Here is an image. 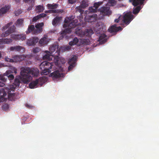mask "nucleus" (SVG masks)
<instances>
[{"label":"nucleus","mask_w":159,"mask_h":159,"mask_svg":"<svg viewBox=\"0 0 159 159\" xmlns=\"http://www.w3.org/2000/svg\"><path fill=\"white\" fill-rule=\"evenodd\" d=\"M21 76L16 78L14 80L13 85L8 86L5 89L4 88L0 89V102H4L5 100L4 98L7 95V92L8 93V99L11 100H14L15 97V93H11V91L13 92L16 88L20 85V80L23 83L26 84L30 82L32 79V76L37 77L39 75V70H21Z\"/></svg>","instance_id":"nucleus-1"},{"label":"nucleus","mask_w":159,"mask_h":159,"mask_svg":"<svg viewBox=\"0 0 159 159\" xmlns=\"http://www.w3.org/2000/svg\"><path fill=\"white\" fill-rule=\"evenodd\" d=\"M61 64L60 63L59 58L57 57L55 58L54 62L50 63L47 61L42 62L40 65L41 70H50L52 68L54 70H63L62 68V64L65 63V60L62 59Z\"/></svg>","instance_id":"nucleus-2"},{"label":"nucleus","mask_w":159,"mask_h":159,"mask_svg":"<svg viewBox=\"0 0 159 159\" xmlns=\"http://www.w3.org/2000/svg\"><path fill=\"white\" fill-rule=\"evenodd\" d=\"M44 25L43 22L39 23L35 25L36 29L35 28L34 25H29L27 30L26 31L27 34H29L30 33L32 32L33 34H37L40 33L42 32V27Z\"/></svg>","instance_id":"nucleus-3"},{"label":"nucleus","mask_w":159,"mask_h":159,"mask_svg":"<svg viewBox=\"0 0 159 159\" xmlns=\"http://www.w3.org/2000/svg\"><path fill=\"white\" fill-rule=\"evenodd\" d=\"M134 16L131 13H127L123 16H120L118 18L115 20V22L118 23L120 21L124 23L126 25H128L133 19Z\"/></svg>","instance_id":"nucleus-4"},{"label":"nucleus","mask_w":159,"mask_h":159,"mask_svg":"<svg viewBox=\"0 0 159 159\" xmlns=\"http://www.w3.org/2000/svg\"><path fill=\"white\" fill-rule=\"evenodd\" d=\"M62 73H60L59 70H55L51 73L48 76L52 77L53 80L57 81L60 80L61 78H63L65 76Z\"/></svg>","instance_id":"nucleus-5"},{"label":"nucleus","mask_w":159,"mask_h":159,"mask_svg":"<svg viewBox=\"0 0 159 159\" xmlns=\"http://www.w3.org/2000/svg\"><path fill=\"white\" fill-rule=\"evenodd\" d=\"M45 82V80L43 77L39 78V79L33 81L29 84V86L30 89H34L36 87L38 84L42 85Z\"/></svg>","instance_id":"nucleus-6"},{"label":"nucleus","mask_w":159,"mask_h":159,"mask_svg":"<svg viewBox=\"0 0 159 159\" xmlns=\"http://www.w3.org/2000/svg\"><path fill=\"white\" fill-rule=\"evenodd\" d=\"M93 33V31L92 29H87L85 31L82 32L79 31V32L76 31V34L78 35L81 37H84V36H90Z\"/></svg>","instance_id":"nucleus-7"},{"label":"nucleus","mask_w":159,"mask_h":159,"mask_svg":"<svg viewBox=\"0 0 159 159\" xmlns=\"http://www.w3.org/2000/svg\"><path fill=\"white\" fill-rule=\"evenodd\" d=\"M76 57L75 56H73L70 59H69L68 62L69 66L68 67V70H71L76 65Z\"/></svg>","instance_id":"nucleus-8"},{"label":"nucleus","mask_w":159,"mask_h":159,"mask_svg":"<svg viewBox=\"0 0 159 159\" xmlns=\"http://www.w3.org/2000/svg\"><path fill=\"white\" fill-rule=\"evenodd\" d=\"M16 28L14 25H13L10 27L8 30L4 32L3 33L1 34L2 37H5L7 36L11 33L14 32Z\"/></svg>","instance_id":"nucleus-9"},{"label":"nucleus","mask_w":159,"mask_h":159,"mask_svg":"<svg viewBox=\"0 0 159 159\" xmlns=\"http://www.w3.org/2000/svg\"><path fill=\"white\" fill-rule=\"evenodd\" d=\"M49 49L50 52H49V53L54 54L55 53H53L56 51L55 53H57V56H58L59 55L60 52H61L59 50V49H58V45H56L51 46L49 48Z\"/></svg>","instance_id":"nucleus-10"},{"label":"nucleus","mask_w":159,"mask_h":159,"mask_svg":"<svg viewBox=\"0 0 159 159\" xmlns=\"http://www.w3.org/2000/svg\"><path fill=\"white\" fill-rule=\"evenodd\" d=\"M12 57L13 58V62H17L23 60L26 57L24 55H15L12 56Z\"/></svg>","instance_id":"nucleus-11"},{"label":"nucleus","mask_w":159,"mask_h":159,"mask_svg":"<svg viewBox=\"0 0 159 159\" xmlns=\"http://www.w3.org/2000/svg\"><path fill=\"white\" fill-rule=\"evenodd\" d=\"M116 24L111 26L110 28L108 29V31L110 33H116L120 30H122V28L120 26L117 27Z\"/></svg>","instance_id":"nucleus-12"},{"label":"nucleus","mask_w":159,"mask_h":159,"mask_svg":"<svg viewBox=\"0 0 159 159\" xmlns=\"http://www.w3.org/2000/svg\"><path fill=\"white\" fill-rule=\"evenodd\" d=\"M39 41V39L36 37H34L28 39L26 42L27 44L29 46L34 45Z\"/></svg>","instance_id":"nucleus-13"},{"label":"nucleus","mask_w":159,"mask_h":159,"mask_svg":"<svg viewBox=\"0 0 159 159\" xmlns=\"http://www.w3.org/2000/svg\"><path fill=\"white\" fill-rule=\"evenodd\" d=\"M102 4L101 2H98L94 3L93 6L89 7V12H95L97 11V9L99 6Z\"/></svg>","instance_id":"nucleus-14"},{"label":"nucleus","mask_w":159,"mask_h":159,"mask_svg":"<svg viewBox=\"0 0 159 159\" xmlns=\"http://www.w3.org/2000/svg\"><path fill=\"white\" fill-rule=\"evenodd\" d=\"M11 38L13 39L21 40H23L26 39V35L19 34H11Z\"/></svg>","instance_id":"nucleus-15"},{"label":"nucleus","mask_w":159,"mask_h":159,"mask_svg":"<svg viewBox=\"0 0 159 159\" xmlns=\"http://www.w3.org/2000/svg\"><path fill=\"white\" fill-rule=\"evenodd\" d=\"M110 8L109 7H102L100 9V12L103 15H110L111 12L110 10Z\"/></svg>","instance_id":"nucleus-16"},{"label":"nucleus","mask_w":159,"mask_h":159,"mask_svg":"<svg viewBox=\"0 0 159 159\" xmlns=\"http://www.w3.org/2000/svg\"><path fill=\"white\" fill-rule=\"evenodd\" d=\"M97 17V15L95 14L92 15H88L86 17L87 21L89 22H95L96 20Z\"/></svg>","instance_id":"nucleus-17"},{"label":"nucleus","mask_w":159,"mask_h":159,"mask_svg":"<svg viewBox=\"0 0 159 159\" xmlns=\"http://www.w3.org/2000/svg\"><path fill=\"white\" fill-rule=\"evenodd\" d=\"M23 1L25 3H28L30 5V6L28 8L27 10L28 11L31 10L34 5L35 0H23Z\"/></svg>","instance_id":"nucleus-18"},{"label":"nucleus","mask_w":159,"mask_h":159,"mask_svg":"<svg viewBox=\"0 0 159 159\" xmlns=\"http://www.w3.org/2000/svg\"><path fill=\"white\" fill-rule=\"evenodd\" d=\"M13 71H11V70H7L6 73L4 74L5 76H7L8 79L10 80H13L14 77L13 75L11 74Z\"/></svg>","instance_id":"nucleus-19"},{"label":"nucleus","mask_w":159,"mask_h":159,"mask_svg":"<svg viewBox=\"0 0 159 159\" xmlns=\"http://www.w3.org/2000/svg\"><path fill=\"white\" fill-rule=\"evenodd\" d=\"M145 0H129V2L132 3L133 5L136 6L139 5H142Z\"/></svg>","instance_id":"nucleus-20"},{"label":"nucleus","mask_w":159,"mask_h":159,"mask_svg":"<svg viewBox=\"0 0 159 159\" xmlns=\"http://www.w3.org/2000/svg\"><path fill=\"white\" fill-rule=\"evenodd\" d=\"M47 37V36H45L44 37L41 38L39 41V43L42 45H47L49 42Z\"/></svg>","instance_id":"nucleus-21"},{"label":"nucleus","mask_w":159,"mask_h":159,"mask_svg":"<svg viewBox=\"0 0 159 159\" xmlns=\"http://www.w3.org/2000/svg\"><path fill=\"white\" fill-rule=\"evenodd\" d=\"M12 41V40L11 39H0V44H8Z\"/></svg>","instance_id":"nucleus-22"},{"label":"nucleus","mask_w":159,"mask_h":159,"mask_svg":"<svg viewBox=\"0 0 159 159\" xmlns=\"http://www.w3.org/2000/svg\"><path fill=\"white\" fill-rule=\"evenodd\" d=\"M71 17H66L64 20L65 24L63 25V27L64 28L69 27V25L70 23L71 20Z\"/></svg>","instance_id":"nucleus-23"},{"label":"nucleus","mask_w":159,"mask_h":159,"mask_svg":"<svg viewBox=\"0 0 159 159\" xmlns=\"http://www.w3.org/2000/svg\"><path fill=\"white\" fill-rule=\"evenodd\" d=\"M47 54L45 55L44 56H43V60H47L48 61H50L52 60V58L53 57L54 59L55 58L57 57H58V56H57L55 57L53 56L52 55H50L51 54H48V53H47Z\"/></svg>","instance_id":"nucleus-24"},{"label":"nucleus","mask_w":159,"mask_h":159,"mask_svg":"<svg viewBox=\"0 0 159 159\" xmlns=\"http://www.w3.org/2000/svg\"><path fill=\"white\" fill-rule=\"evenodd\" d=\"M10 9V7L9 5L6 6L0 9V16L5 14Z\"/></svg>","instance_id":"nucleus-25"},{"label":"nucleus","mask_w":159,"mask_h":159,"mask_svg":"<svg viewBox=\"0 0 159 159\" xmlns=\"http://www.w3.org/2000/svg\"><path fill=\"white\" fill-rule=\"evenodd\" d=\"M107 36L104 34H102L98 38V41L101 44H103L107 40L106 37Z\"/></svg>","instance_id":"nucleus-26"},{"label":"nucleus","mask_w":159,"mask_h":159,"mask_svg":"<svg viewBox=\"0 0 159 159\" xmlns=\"http://www.w3.org/2000/svg\"><path fill=\"white\" fill-rule=\"evenodd\" d=\"M16 26L17 27H21L24 26V20L23 19L19 18L17 19L15 23Z\"/></svg>","instance_id":"nucleus-27"},{"label":"nucleus","mask_w":159,"mask_h":159,"mask_svg":"<svg viewBox=\"0 0 159 159\" xmlns=\"http://www.w3.org/2000/svg\"><path fill=\"white\" fill-rule=\"evenodd\" d=\"M44 8L43 5H39L36 6L35 8V11L36 12L39 13L43 12Z\"/></svg>","instance_id":"nucleus-28"},{"label":"nucleus","mask_w":159,"mask_h":159,"mask_svg":"<svg viewBox=\"0 0 159 159\" xmlns=\"http://www.w3.org/2000/svg\"><path fill=\"white\" fill-rule=\"evenodd\" d=\"M78 20L75 19L73 20H71V22L69 25V26L70 28H74L78 25L77 23Z\"/></svg>","instance_id":"nucleus-29"},{"label":"nucleus","mask_w":159,"mask_h":159,"mask_svg":"<svg viewBox=\"0 0 159 159\" xmlns=\"http://www.w3.org/2000/svg\"><path fill=\"white\" fill-rule=\"evenodd\" d=\"M89 5V1L88 0H82L81 2L80 6L83 8L88 7Z\"/></svg>","instance_id":"nucleus-30"},{"label":"nucleus","mask_w":159,"mask_h":159,"mask_svg":"<svg viewBox=\"0 0 159 159\" xmlns=\"http://www.w3.org/2000/svg\"><path fill=\"white\" fill-rule=\"evenodd\" d=\"M61 17L56 16L53 20L52 24L53 25H56L57 24L59 23Z\"/></svg>","instance_id":"nucleus-31"},{"label":"nucleus","mask_w":159,"mask_h":159,"mask_svg":"<svg viewBox=\"0 0 159 159\" xmlns=\"http://www.w3.org/2000/svg\"><path fill=\"white\" fill-rule=\"evenodd\" d=\"M58 6V4L54 3L52 4H48L47 5L48 9H52V10L57 8Z\"/></svg>","instance_id":"nucleus-32"},{"label":"nucleus","mask_w":159,"mask_h":159,"mask_svg":"<svg viewBox=\"0 0 159 159\" xmlns=\"http://www.w3.org/2000/svg\"><path fill=\"white\" fill-rule=\"evenodd\" d=\"M21 47L20 46H16L14 47H11L10 48V50L11 51H13L14 50L19 51L21 50Z\"/></svg>","instance_id":"nucleus-33"},{"label":"nucleus","mask_w":159,"mask_h":159,"mask_svg":"<svg viewBox=\"0 0 159 159\" xmlns=\"http://www.w3.org/2000/svg\"><path fill=\"white\" fill-rule=\"evenodd\" d=\"M79 42V40L77 38L75 37L73 41H72L69 43V44L70 46H73Z\"/></svg>","instance_id":"nucleus-34"},{"label":"nucleus","mask_w":159,"mask_h":159,"mask_svg":"<svg viewBox=\"0 0 159 159\" xmlns=\"http://www.w3.org/2000/svg\"><path fill=\"white\" fill-rule=\"evenodd\" d=\"M71 47L69 46H65L61 47L59 48L60 51L64 52L66 50L70 49Z\"/></svg>","instance_id":"nucleus-35"},{"label":"nucleus","mask_w":159,"mask_h":159,"mask_svg":"<svg viewBox=\"0 0 159 159\" xmlns=\"http://www.w3.org/2000/svg\"><path fill=\"white\" fill-rule=\"evenodd\" d=\"M141 9L140 6H139L134 9L133 11V13L134 14H138Z\"/></svg>","instance_id":"nucleus-36"},{"label":"nucleus","mask_w":159,"mask_h":159,"mask_svg":"<svg viewBox=\"0 0 159 159\" xmlns=\"http://www.w3.org/2000/svg\"><path fill=\"white\" fill-rule=\"evenodd\" d=\"M51 72V70H42V71L41 72V75H47L50 74Z\"/></svg>","instance_id":"nucleus-37"},{"label":"nucleus","mask_w":159,"mask_h":159,"mask_svg":"<svg viewBox=\"0 0 159 159\" xmlns=\"http://www.w3.org/2000/svg\"><path fill=\"white\" fill-rule=\"evenodd\" d=\"M82 7H81V6L77 7L75 9H76V12H79L80 13V14L84 12V10L82 9Z\"/></svg>","instance_id":"nucleus-38"},{"label":"nucleus","mask_w":159,"mask_h":159,"mask_svg":"<svg viewBox=\"0 0 159 159\" xmlns=\"http://www.w3.org/2000/svg\"><path fill=\"white\" fill-rule=\"evenodd\" d=\"M116 1L115 0H109L108 3L109 5L113 6L116 5Z\"/></svg>","instance_id":"nucleus-39"},{"label":"nucleus","mask_w":159,"mask_h":159,"mask_svg":"<svg viewBox=\"0 0 159 159\" xmlns=\"http://www.w3.org/2000/svg\"><path fill=\"white\" fill-rule=\"evenodd\" d=\"M68 27V28H66L63 31V32L62 33V34H64L66 33H69L71 32V30L70 27Z\"/></svg>","instance_id":"nucleus-40"},{"label":"nucleus","mask_w":159,"mask_h":159,"mask_svg":"<svg viewBox=\"0 0 159 159\" xmlns=\"http://www.w3.org/2000/svg\"><path fill=\"white\" fill-rule=\"evenodd\" d=\"M12 24V22H10V23L7 24L6 25L4 26L2 29V30L4 31L6 30L7 28H8Z\"/></svg>","instance_id":"nucleus-41"},{"label":"nucleus","mask_w":159,"mask_h":159,"mask_svg":"<svg viewBox=\"0 0 159 159\" xmlns=\"http://www.w3.org/2000/svg\"><path fill=\"white\" fill-rule=\"evenodd\" d=\"M40 51V49L39 47H35L33 49V52L34 53H37Z\"/></svg>","instance_id":"nucleus-42"},{"label":"nucleus","mask_w":159,"mask_h":159,"mask_svg":"<svg viewBox=\"0 0 159 159\" xmlns=\"http://www.w3.org/2000/svg\"><path fill=\"white\" fill-rule=\"evenodd\" d=\"M4 76V75H0V80H1L3 82H5L7 80V78H6Z\"/></svg>","instance_id":"nucleus-43"},{"label":"nucleus","mask_w":159,"mask_h":159,"mask_svg":"<svg viewBox=\"0 0 159 159\" xmlns=\"http://www.w3.org/2000/svg\"><path fill=\"white\" fill-rule=\"evenodd\" d=\"M22 12L21 10L20 9L16 11L15 12V14L16 16H18Z\"/></svg>","instance_id":"nucleus-44"},{"label":"nucleus","mask_w":159,"mask_h":159,"mask_svg":"<svg viewBox=\"0 0 159 159\" xmlns=\"http://www.w3.org/2000/svg\"><path fill=\"white\" fill-rule=\"evenodd\" d=\"M5 60L7 62H13V58L11 59L8 58V57H5Z\"/></svg>","instance_id":"nucleus-45"},{"label":"nucleus","mask_w":159,"mask_h":159,"mask_svg":"<svg viewBox=\"0 0 159 159\" xmlns=\"http://www.w3.org/2000/svg\"><path fill=\"white\" fill-rule=\"evenodd\" d=\"M39 16L38 15V16L33 17V18L32 19V21L33 22H35L37 20H39Z\"/></svg>","instance_id":"nucleus-46"},{"label":"nucleus","mask_w":159,"mask_h":159,"mask_svg":"<svg viewBox=\"0 0 159 159\" xmlns=\"http://www.w3.org/2000/svg\"><path fill=\"white\" fill-rule=\"evenodd\" d=\"M39 17V19L45 17L46 16V14L44 13L40 14L39 15H38Z\"/></svg>","instance_id":"nucleus-47"},{"label":"nucleus","mask_w":159,"mask_h":159,"mask_svg":"<svg viewBox=\"0 0 159 159\" xmlns=\"http://www.w3.org/2000/svg\"><path fill=\"white\" fill-rule=\"evenodd\" d=\"M56 13H61L63 12V10L62 9H56Z\"/></svg>","instance_id":"nucleus-48"},{"label":"nucleus","mask_w":159,"mask_h":159,"mask_svg":"<svg viewBox=\"0 0 159 159\" xmlns=\"http://www.w3.org/2000/svg\"><path fill=\"white\" fill-rule=\"evenodd\" d=\"M20 70H32V69H31L29 67H22L21 68ZM33 70H35V69H34V68H33Z\"/></svg>","instance_id":"nucleus-49"},{"label":"nucleus","mask_w":159,"mask_h":159,"mask_svg":"<svg viewBox=\"0 0 159 159\" xmlns=\"http://www.w3.org/2000/svg\"><path fill=\"white\" fill-rule=\"evenodd\" d=\"M25 106L28 108H31L33 107V106L32 105H29L28 104H25Z\"/></svg>","instance_id":"nucleus-50"},{"label":"nucleus","mask_w":159,"mask_h":159,"mask_svg":"<svg viewBox=\"0 0 159 159\" xmlns=\"http://www.w3.org/2000/svg\"><path fill=\"white\" fill-rule=\"evenodd\" d=\"M68 2L70 4H73L75 2V0H68Z\"/></svg>","instance_id":"nucleus-51"},{"label":"nucleus","mask_w":159,"mask_h":159,"mask_svg":"<svg viewBox=\"0 0 159 159\" xmlns=\"http://www.w3.org/2000/svg\"><path fill=\"white\" fill-rule=\"evenodd\" d=\"M3 82L0 81V87H3L5 85V84Z\"/></svg>","instance_id":"nucleus-52"},{"label":"nucleus","mask_w":159,"mask_h":159,"mask_svg":"<svg viewBox=\"0 0 159 159\" xmlns=\"http://www.w3.org/2000/svg\"><path fill=\"white\" fill-rule=\"evenodd\" d=\"M51 11L52 13H56V9H53V10H52Z\"/></svg>","instance_id":"nucleus-53"},{"label":"nucleus","mask_w":159,"mask_h":159,"mask_svg":"<svg viewBox=\"0 0 159 159\" xmlns=\"http://www.w3.org/2000/svg\"><path fill=\"white\" fill-rule=\"evenodd\" d=\"M52 10H49L48 11H46V12H49V13H52Z\"/></svg>","instance_id":"nucleus-54"},{"label":"nucleus","mask_w":159,"mask_h":159,"mask_svg":"<svg viewBox=\"0 0 159 159\" xmlns=\"http://www.w3.org/2000/svg\"><path fill=\"white\" fill-rule=\"evenodd\" d=\"M13 71H14V73H15V74H16L17 73L16 70H12Z\"/></svg>","instance_id":"nucleus-55"},{"label":"nucleus","mask_w":159,"mask_h":159,"mask_svg":"<svg viewBox=\"0 0 159 159\" xmlns=\"http://www.w3.org/2000/svg\"><path fill=\"white\" fill-rule=\"evenodd\" d=\"M2 65L1 63H0V68L1 67H2Z\"/></svg>","instance_id":"nucleus-56"},{"label":"nucleus","mask_w":159,"mask_h":159,"mask_svg":"<svg viewBox=\"0 0 159 159\" xmlns=\"http://www.w3.org/2000/svg\"><path fill=\"white\" fill-rule=\"evenodd\" d=\"M16 2H18L20 0H15Z\"/></svg>","instance_id":"nucleus-57"},{"label":"nucleus","mask_w":159,"mask_h":159,"mask_svg":"<svg viewBox=\"0 0 159 159\" xmlns=\"http://www.w3.org/2000/svg\"><path fill=\"white\" fill-rule=\"evenodd\" d=\"M1 56H2L1 54V52H0V58L1 57Z\"/></svg>","instance_id":"nucleus-58"},{"label":"nucleus","mask_w":159,"mask_h":159,"mask_svg":"<svg viewBox=\"0 0 159 159\" xmlns=\"http://www.w3.org/2000/svg\"><path fill=\"white\" fill-rule=\"evenodd\" d=\"M13 70H16V69H15V68H14Z\"/></svg>","instance_id":"nucleus-59"},{"label":"nucleus","mask_w":159,"mask_h":159,"mask_svg":"<svg viewBox=\"0 0 159 159\" xmlns=\"http://www.w3.org/2000/svg\"><path fill=\"white\" fill-rule=\"evenodd\" d=\"M5 106H6V105H3V106L4 107Z\"/></svg>","instance_id":"nucleus-60"},{"label":"nucleus","mask_w":159,"mask_h":159,"mask_svg":"<svg viewBox=\"0 0 159 159\" xmlns=\"http://www.w3.org/2000/svg\"><path fill=\"white\" fill-rule=\"evenodd\" d=\"M46 52H48V51H46Z\"/></svg>","instance_id":"nucleus-61"}]
</instances>
